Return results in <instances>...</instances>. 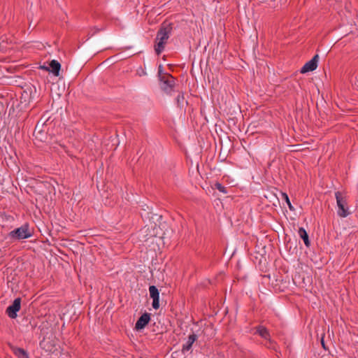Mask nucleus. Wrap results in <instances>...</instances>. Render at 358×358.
I'll list each match as a JSON object with an SVG mask.
<instances>
[{
    "instance_id": "obj_1",
    "label": "nucleus",
    "mask_w": 358,
    "mask_h": 358,
    "mask_svg": "<svg viewBox=\"0 0 358 358\" xmlns=\"http://www.w3.org/2000/svg\"><path fill=\"white\" fill-rule=\"evenodd\" d=\"M171 31V24H166L162 25L157 31L155 45V50L157 55H159L164 51Z\"/></svg>"
},
{
    "instance_id": "obj_2",
    "label": "nucleus",
    "mask_w": 358,
    "mask_h": 358,
    "mask_svg": "<svg viewBox=\"0 0 358 358\" xmlns=\"http://www.w3.org/2000/svg\"><path fill=\"white\" fill-rule=\"evenodd\" d=\"M335 198L337 206V215L345 218L351 214L348 203L347 194L345 192L337 191L335 192Z\"/></svg>"
},
{
    "instance_id": "obj_3",
    "label": "nucleus",
    "mask_w": 358,
    "mask_h": 358,
    "mask_svg": "<svg viewBox=\"0 0 358 358\" xmlns=\"http://www.w3.org/2000/svg\"><path fill=\"white\" fill-rule=\"evenodd\" d=\"M33 236V230L27 223L9 232L8 236L13 240L27 239Z\"/></svg>"
},
{
    "instance_id": "obj_4",
    "label": "nucleus",
    "mask_w": 358,
    "mask_h": 358,
    "mask_svg": "<svg viewBox=\"0 0 358 358\" xmlns=\"http://www.w3.org/2000/svg\"><path fill=\"white\" fill-rule=\"evenodd\" d=\"M161 90L168 95H171L175 92L176 78L171 74L165 75L159 80Z\"/></svg>"
},
{
    "instance_id": "obj_5",
    "label": "nucleus",
    "mask_w": 358,
    "mask_h": 358,
    "mask_svg": "<svg viewBox=\"0 0 358 358\" xmlns=\"http://www.w3.org/2000/svg\"><path fill=\"white\" fill-rule=\"evenodd\" d=\"M21 308V299L20 298H16L13 303L9 306L6 310L8 316L11 319H15L17 316V312Z\"/></svg>"
},
{
    "instance_id": "obj_6",
    "label": "nucleus",
    "mask_w": 358,
    "mask_h": 358,
    "mask_svg": "<svg viewBox=\"0 0 358 358\" xmlns=\"http://www.w3.org/2000/svg\"><path fill=\"white\" fill-rule=\"evenodd\" d=\"M255 334H258L261 338L268 342L269 345L266 344L268 348H271L273 341L271 338L270 333L266 327L264 326L259 325L255 327Z\"/></svg>"
},
{
    "instance_id": "obj_7",
    "label": "nucleus",
    "mask_w": 358,
    "mask_h": 358,
    "mask_svg": "<svg viewBox=\"0 0 358 358\" xmlns=\"http://www.w3.org/2000/svg\"><path fill=\"white\" fill-rule=\"evenodd\" d=\"M150 296L152 299V306L154 309L159 308V292L156 286L151 285L149 287Z\"/></svg>"
},
{
    "instance_id": "obj_8",
    "label": "nucleus",
    "mask_w": 358,
    "mask_h": 358,
    "mask_svg": "<svg viewBox=\"0 0 358 358\" xmlns=\"http://www.w3.org/2000/svg\"><path fill=\"white\" fill-rule=\"evenodd\" d=\"M319 61L318 55H315L310 61L306 62L301 69V73H306L315 70Z\"/></svg>"
},
{
    "instance_id": "obj_9",
    "label": "nucleus",
    "mask_w": 358,
    "mask_h": 358,
    "mask_svg": "<svg viewBox=\"0 0 358 358\" xmlns=\"http://www.w3.org/2000/svg\"><path fill=\"white\" fill-rule=\"evenodd\" d=\"M151 314L144 313L136 322V330L143 329L150 321Z\"/></svg>"
},
{
    "instance_id": "obj_10",
    "label": "nucleus",
    "mask_w": 358,
    "mask_h": 358,
    "mask_svg": "<svg viewBox=\"0 0 358 358\" xmlns=\"http://www.w3.org/2000/svg\"><path fill=\"white\" fill-rule=\"evenodd\" d=\"M196 340V336L194 334L189 335L187 341L182 345V352L183 353L188 352L192 348V346Z\"/></svg>"
},
{
    "instance_id": "obj_11",
    "label": "nucleus",
    "mask_w": 358,
    "mask_h": 358,
    "mask_svg": "<svg viewBox=\"0 0 358 358\" xmlns=\"http://www.w3.org/2000/svg\"><path fill=\"white\" fill-rule=\"evenodd\" d=\"M34 136L36 139L42 142L45 141L48 138L46 132L43 131L41 128H39L38 124L35 127Z\"/></svg>"
},
{
    "instance_id": "obj_12",
    "label": "nucleus",
    "mask_w": 358,
    "mask_h": 358,
    "mask_svg": "<svg viewBox=\"0 0 358 358\" xmlns=\"http://www.w3.org/2000/svg\"><path fill=\"white\" fill-rule=\"evenodd\" d=\"M50 72H52L55 76L59 75V71L61 69V64L57 60H52L49 64Z\"/></svg>"
},
{
    "instance_id": "obj_13",
    "label": "nucleus",
    "mask_w": 358,
    "mask_h": 358,
    "mask_svg": "<svg viewBox=\"0 0 358 358\" xmlns=\"http://www.w3.org/2000/svg\"><path fill=\"white\" fill-rule=\"evenodd\" d=\"M299 236L303 239L304 244L306 246L308 247L310 245V241L308 238V235L305 229L303 227H300L298 231Z\"/></svg>"
},
{
    "instance_id": "obj_14",
    "label": "nucleus",
    "mask_w": 358,
    "mask_h": 358,
    "mask_svg": "<svg viewBox=\"0 0 358 358\" xmlns=\"http://www.w3.org/2000/svg\"><path fill=\"white\" fill-rule=\"evenodd\" d=\"M15 355L18 358H29L27 353L22 348H17L15 350Z\"/></svg>"
},
{
    "instance_id": "obj_15",
    "label": "nucleus",
    "mask_w": 358,
    "mask_h": 358,
    "mask_svg": "<svg viewBox=\"0 0 358 358\" xmlns=\"http://www.w3.org/2000/svg\"><path fill=\"white\" fill-rule=\"evenodd\" d=\"M176 102H177V105L179 107H182L184 106L185 97H184V94L182 92H180L178 94V96L176 97Z\"/></svg>"
},
{
    "instance_id": "obj_16",
    "label": "nucleus",
    "mask_w": 358,
    "mask_h": 358,
    "mask_svg": "<svg viewBox=\"0 0 358 358\" xmlns=\"http://www.w3.org/2000/svg\"><path fill=\"white\" fill-rule=\"evenodd\" d=\"M281 196H282V199H284L285 201V202L287 203L289 210H294V207L292 206V205L289 201L288 195L286 193L282 192Z\"/></svg>"
},
{
    "instance_id": "obj_17",
    "label": "nucleus",
    "mask_w": 358,
    "mask_h": 358,
    "mask_svg": "<svg viewBox=\"0 0 358 358\" xmlns=\"http://www.w3.org/2000/svg\"><path fill=\"white\" fill-rule=\"evenodd\" d=\"M215 187L220 192L222 193H224V194H227V189L225 187H224L221 183L220 182H216L215 184Z\"/></svg>"
},
{
    "instance_id": "obj_18",
    "label": "nucleus",
    "mask_w": 358,
    "mask_h": 358,
    "mask_svg": "<svg viewBox=\"0 0 358 358\" xmlns=\"http://www.w3.org/2000/svg\"><path fill=\"white\" fill-rule=\"evenodd\" d=\"M165 75H169V73H164L163 72V66H162V65H159V68H158V77H159V80H160L162 78V77L163 76H165Z\"/></svg>"
},
{
    "instance_id": "obj_19",
    "label": "nucleus",
    "mask_w": 358,
    "mask_h": 358,
    "mask_svg": "<svg viewBox=\"0 0 358 358\" xmlns=\"http://www.w3.org/2000/svg\"><path fill=\"white\" fill-rule=\"evenodd\" d=\"M136 73L140 76L146 75V72L141 67L136 70Z\"/></svg>"
},
{
    "instance_id": "obj_20",
    "label": "nucleus",
    "mask_w": 358,
    "mask_h": 358,
    "mask_svg": "<svg viewBox=\"0 0 358 358\" xmlns=\"http://www.w3.org/2000/svg\"><path fill=\"white\" fill-rule=\"evenodd\" d=\"M40 69H44L46 71H49V72H50V70L49 66H41Z\"/></svg>"
},
{
    "instance_id": "obj_21",
    "label": "nucleus",
    "mask_w": 358,
    "mask_h": 358,
    "mask_svg": "<svg viewBox=\"0 0 358 358\" xmlns=\"http://www.w3.org/2000/svg\"><path fill=\"white\" fill-rule=\"evenodd\" d=\"M322 345L323 348L326 349L325 345H324V341H323V338H322Z\"/></svg>"
},
{
    "instance_id": "obj_22",
    "label": "nucleus",
    "mask_w": 358,
    "mask_h": 358,
    "mask_svg": "<svg viewBox=\"0 0 358 358\" xmlns=\"http://www.w3.org/2000/svg\"><path fill=\"white\" fill-rule=\"evenodd\" d=\"M60 148H61V149H62L64 150H65V148L64 147L61 146V145H60Z\"/></svg>"
}]
</instances>
